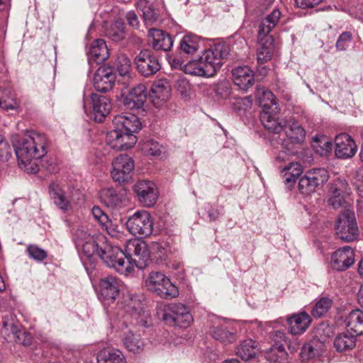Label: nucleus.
<instances>
[{"instance_id":"6ab92c4d","label":"nucleus","mask_w":363,"mask_h":363,"mask_svg":"<svg viewBox=\"0 0 363 363\" xmlns=\"http://www.w3.org/2000/svg\"><path fill=\"white\" fill-rule=\"evenodd\" d=\"M229 54L228 47L225 44H218L211 48L206 50L201 54L202 59L208 63L210 66L217 72L220 68L223 60Z\"/></svg>"},{"instance_id":"774afa93","label":"nucleus","mask_w":363,"mask_h":363,"mask_svg":"<svg viewBox=\"0 0 363 363\" xmlns=\"http://www.w3.org/2000/svg\"><path fill=\"white\" fill-rule=\"evenodd\" d=\"M357 189L359 196L363 199V169H360L358 173Z\"/></svg>"},{"instance_id":"49530a36","label":"nucleus","mask_w":363,"mask_h":363,"mask_svg":"<svg viewBox=\"0 0 363 363\" xmlns=\"http://www.w3.org/2000/svg\"><path fill=\"white\" fill-rule=\"evenodd\" d=\"M137 4L138 9L143 12V20L146 25H151L157 21L158 16L147 0H139Z\"/></svg>"},{"instance_id":"7ed1b4c3","label":"nucleus","mask_w":363,"mask_h":363,"mask_svg":"<svg viewBox=\"0 0 363 363\" xmlns=\"http://www.w3.org/2000/svg\"><path fill=\"white\" fill-rule=\"evenodd\" d=\"M73 240L80 258L84 265L86 262H91L94 256L101 257L106 249V238L101 234L91 235L83 229H77L73 234Z\"/></svg>"},{"instance_id":"423d86ee","label":"nucleus","mask_w":363,"mask_h":363,"mask_svg":"<svg viewBox=\"0 0 363 363\" xmlns=\"http://www.w3.org/2000/svg\"><path fill=\"white\" fill-rule=\"evenodd\" d=\"M145 286L148 291L163 298H175L179 295L177 287L162 272L150 273Z\"/></svg>"},{"instance_id":"c756f323","label":"nucleus","mask_w":363,"mask_h":363,"mask_svg":"<svg viewBox=\"0 0 363 363\" xmlns=\"http://www.w3.org/2000/svg\"><path fill=\"white\" fill-rule=\"evenodd\" d=\"M233 80L240 89L247 90L255 82L253 71L248 66H240L233 72Z\"/></svg>"},{"instance_id":"e433bc0d","label":"nucleus","mask_w":363,"mask_h":363,"mask_svg":"<svg viewBox=\"0 0 363 363\" xmlns=\"http://www.w3.org/2000/svg\"><path fill=\"white\" fill-rule=\"evenodd\" d=\"M203 43L201 38L195 34H188L182 38L179 48L185 54L194 55L202 46Z\"/></svg>"},{"instance_id":"4be33fe9","label":"nucleus","mask_w":363,"mask_h":363,"mask_svg":"<svg viewBox=\"0 0 363 363\" xmlns=\"http://www.w3.org/2000/svg\"><path fill=\"white\" fill-rule=\"evenodd\" d=\"M115 74L109 67H100L94 77V86L96 91L106 92L113 88Z\"/></svg>"},{"instance_id":"58836bf2","label":"nucleus","mask_w":363,"mask_h":363,"mask_svg":"<svg viewBox=\"0 0 363 363\" xmlns=\"http://www.w3.org/2000/svg\"><path fill=\"white\" fill-rule=\"evenodd\" d=\"M97 363H125V359L121 351L106 348L98 353Z\"/></svg>"},{"instance_id":"473e14b6","label":"nucleus","mask_w":363,"mask_h":363,"mask_svg":"<svg viewBox=\"0 0 363 363\" xmlns=\"http://www.w3.org/2000/svg\"><path fill=\"white\" fill-rule=\"evenodd\" d=\"M89 63L100 64L108 58L109 52L103 39H97L91 45L87 52Z\"/></svg>"},{"instance_id":"39448f33","label":"nucleus","mask_w":363,"mask_h":363,"mask_svg":"<svg viewBox=\"0 0 363 363\" xmlns=\"http://www.w3.org/2000/svg\"><path fill=\"white\" fill-rule=\"evenodd\" d=\"M106 248L100 258L108 267L113 268L117 272L125 276L133 271V264L121 248L108 243Z\"/></svg>"},{"instance_id":"5fc2aeb1","label":"nucleus","mask_w":363,"mask_h":363,"mask_svg":"<svg viewBox=\"0 0 363 363\" xmlns=\"http://www.w3.org/2000/svg\"><path fill=\"white\" fill-rule=\"evenodd\" d=\"M203 69V68H202L199 65L196 59L190 60L187 63L184 64V67H182V70L186 74H190L192 76H197V77H203V72H204Z\"/></svg>"},{"instance_id":"864d4df0","label":"nucleus","mask_w":363,"mask_h":363,"mask_svg":"<svg viewBox=\"0 0 363 363\" xmlns=\"http://www.w3.org/2000/svg\"><path fill=\"white\" fill-rule=\"evenodd\" d=\"M12 147L4 136L0 134V162H9L12 158Z\"/></svg>"},{"instance_id":"b1692460","label":"nucleus","mask_w":363,"mask_h":363,"mask_svg":"<svg viewBox=\"0 0 363 363\" xmlns=\"http://www.w3.org/2000/svg\"><path fill=\"white\" fill-rule=\"evenodd\" d=\"M147 91L143 84L135 86L124 98L125 106L130 109L141 108L147 100Z\"/></svg>"},{"instance_id":"a878e982","label":"nucleus","mask_w":363,"mask_h":363,"mask_svg":"<svg viewBox=\"0 0 363 363\" xmlns=\"http://www.w3.org/2000/svg\"><path fill=\"white\" fill-rule=\"evenodd\" d=\"M150 45L155 50L169 51L173 45L172 37L165 31L151 28L148 31Z\"/></svg>"},{"instance_id":"0eeeda50","label":"nucleus","mask_w":363,"mask_h":363,"mask_svg":"<svg viewBox=\"0 0 363 363\" xmlns=\"http://www.w3.org/2000/svg\"><path fill=\"white\" fill-rule=\"evenodd\" d=\"M337 237L343 241L351 242L356 240L359 235V229L353 211L349 208L340 214L335 225Z\"/></svg>"},{"instance_id":"bb28decb","label":"nucleus","mask_w":363,"mask_h":363,"mask_svg":"<svg viewBox=\"0 0 363 363\" xmlns=\"http://www.w3.org/2000/svg\"><path fill=\"white\" fill-rule=\"evenodd\" d=\"M170 94L171 86L169 82L167 79H159L152 84L150 96L153 104L160 107L169 99Z\"/></svg>"},{"instance_id":"4c0bfd02","label":"nucleus","mask_w":363,"mask_h":363,"mask_svg":"<svg viewBox=\"0 0 363 363\" xmlns=\"http://www.w3.org/2000/svg\"><path fill=\"white\" fill-rule=\"evenodd\" d=\"M302 172V167L298 162H291L282 168L281 174L284 179V183L291 186L294 184Z\"/></svg>"},{"instance_id":"aec40b11","label":"nucleus","mask_w":363,"mask_h":363,"mask_svg":"<svg viewBox=\"0 0 363 363\" xmlns=\"http://www.w3.org/2000/svg\"><path fill=\"white\" fill-rule=\"evenodd\" d=\"M335 144V154L337 158L349 159L357 152V147L354 140L346 133L337 135Z\"/></svg>"},{"instance_id":"13d9d810","label":"nucleus","mask_w":363,"mask_h":363,"mask_svg":"<svg viewBox=\"0 0 363 363\" xmlns=\"http://www.w3.org/2000/svg\"><path fill=\"white\" fill-rule=\"evenodd\" d=\"M352 39V35L350 32H344L342 33L338 38L336 43V48L339 51H345L346 50Z\"/></svg>"},{"instance_id":"79ce46f5","label":"nucleus","mask_w":363,"mask_h":363,"mask_svg":"<svg viewBox=\"0 0 363 363\" xmlns=\"http://www.w3.org/2000/svg\"><path fill=\"white\" fill-rule=\"evenodd\" d=\"M266 358L270 363H289L288 354L283 345H276L266 354Z\"/></svg>"},{"instance_id":"72a5a7b5","label":"nucleus","mask_w":363,"mask_h":363,"mask_svg":"<svg viewBox=\"0 0 363 363\" xmlns=\"http://www.w3.org/2000/svg\"><path fill=\"white\" fill-rule=\"evenodd\" d=\"M49 193L55 203L60 209L68 211L71 208L70 199L66 195L64 189L60 184L52 182L49 186Z\"/></svg>"},{"instance_id":"dca6fc26","label":"nucleus","mask_w":363,"mask_h":363,"mask_svg":"<svg viewBox=\"0 0 363 363\" xmlns=\"http://www.w3.org/2000/svg\"><path fill=\"white\" fill-rule=\"evenodd\" d=\"M140 203L146 207L153 206L158 199L159 192L156 184L148 180H140L133 186Z\"/></svg>"},{"instance_id":"20e7f679","label":"nucleus","mask_w":363,"mask_h":363,"mask_svg":"<svg viewBox=\"0 0 363 363\" xmlns=\"http://www.w3.org/2000/svg\"><path fill=\"white\" fill-rule=\"evenodd\" d=\"M162 320L169 326L186 328L193 322V317L188 307L180 303L164 305L160 308Z\"/></svg>"},{"instance_id":"5701e85b","label":"nucleus","mask_w":363,"mask_h":363,"mask_svg":"<svg viewBox=\"0 0 363 363\" xmlns=\"http://www.w3.org/2000/svg\"><path fill=\"white\" fill-rule=\"evenodd\" d=\"M92 115L95 121L101 123L109 114L111 110L110 100L105 96L92 94Z\"/></svg>"},{"instance_id":"bf43d9fd","label":"nucleus","mask_w":363,"mask_h":363,"mask_svg":"<svg viewBox=\"0 0 363 363\" xmlns=\"http://www.w3.org/2000/svg\"><path fill=\"white\" fill-rule=\"evenodd\" d=\"M121 150H125L132 147L137 143V138L132 133L122 132Z\"/></svg>"},{"instance_id":"2eb2a0df","label":"nucleus","mask_w":363,"mask_h":363,"mask_svg":"<svg viewBox=\"0 0 363 363\" xmlns=\"http://www.w3.org/2000/svg\"><path fill=\"white\" fill-rule=\"evenodd\" d=\"M286 121V125L283 127L280 134L284 131L286 138L281 139L283 140L282 145L288 150L292 149L290 145L301 144L306 138L305 130L293 118L286 119L282 118Z\"/></svg>"},{"instance_id":"9b49d317","label":"nucleus","mask_w":363,"mask_h":363,"mask_svg":"<svg viewBox=\"0 0 363 363\" xmlns=\"http://www.w3.org/2000/svg\"><path fill=\"white\" fill-rule=\"evenodd\" d=\"M209 334L224 345L233 343L237 340L236 330L225 319L213 316L210 319Z\"/></svg>"},{"instance_id":"7c9ffc66","label":"nucleus","mask_w":363,"mask_h":363,"mask_svg":"<svg viewBox=\"0 0 363 363\" xmlns=\"http://www.w3.org/2000/svg\"><path fill=\"white\" fill-rule=\"evenodd\" d=\"M289 331L293 335L303 333L311 323L310 315L306 312H301L291 315L287 318Z\"/></svg>"},{"instance_id":"f8f14e48","label":"nucleus","mask_w":363,"mask_h":363,"mask_svg":"<svg viewBox=\"0 0 363 363\" xmlns=\"http://www.w3.org/2000/svg\"><path fill=\"white\" fill-rule=\"evenodd\" d=\"M111 172L113 179L120 184L127 183L132 179L135 169V162L131 157L122 154L112 162Z\"/></svg>"},{"instance_id":"e2e57ef3","label":"nucleus","mask_w":363,"mask_h":363,"mask_svg":"<svg viewBox=\"0 0 363 363\" xmlns=\"http://www.w3.org/2000/svg\"><path fill=\"white\" fill-rule=\"evenodd\" d=\"M199 65L203 68V77H211L214 76L216 73L215 71V68H212L211 66L208 63H206L204 60L202 59V55H201L198 59H196Z\"/></svg>"},{"instance_id":"0e129e2a","label":"nucleus","mask_w":363,"mask_h":363,"mask_svg":"<svg viewBox=\"0 0 363 363\" xmlns=\"http://www.w3.org/2000/svg\"><path fill=\"white\" fill-rule=\"evenodd\" d=\"M323 0H295L296 5L301 9L313 8Z\"/></svg>"},{"instance_id":"f3484780","label":"nucleus","mask_w":363,"mask_h":363,"mask_svg":"<svg viewBox=\"0 0 363 363\" xmlns=\"http://www.w3.org/2000/svg\"><path fill=\"white\" fill-rule=\"evenodd\" d=\"M127 250L129 252H133V257L130 261L133 266L135 265L141 269L147 266V262L150 258V251L145 242L142 240L130 241L128 243Z\"/></svg>"},{"instance_id":"ddd939ff","label":"nucleus","mask_w":363,"mask_h":363,"mask_svg":"<svg viewBox=\"0 0 363 363\" xmlns=\"http://www.w3.org/2000/svg\"><path fill=\"white\" fill-rule=\"evenodd\" d=\"M330 197L328 204L333 208H347L351 202V189L345 179H338L335 181L330 188Z\"/></svg>"},{"instance_id":"f257e3e1","label":"nucleus","mask_w":363,"mask_h":363,"mask_svg":"<svg viewBox=\"0 0 363 363\" xmlns=\"http://www.w3.org/2000/svg\"><path fill=\"white\" fill-rule=\"evenodd\" d=\"M48 140L44 134L34 130L27 131L14 145L19 167L30 173L37 172L35 161L48 152Z\"/></svg>"},{"instance_id":"603ef678","label":"nucleus","mask_w":363,"mask_h":363,"mask_svg":"<svg viewBox=\"0 0 363 363\" xmlns=\"http://www.w3.org/2000/svg\"><path fill=\"white\" fill-rule=\"evenodd\" d=\"M122 132L121 130L114 128L113 130L107 133L106 142L111 148L120 151V147L122 146Z\"/></svg>"},{"instance_id":"37998d69","label":"nucleus","mask_w":363,"mask_h":363,"mask_svg":"<svg viewBox=\"0 0 363 363\" xmlns=\"http://www.w3.org/2000/svg\"><path fill=\"white\" fill-rule=\"evenodd\" d=\"M356 337L354 335L342 333L334 340V347L337 351L344 352L352 350L355 346Z\"/></svg>"},{"instance_id":"4d7b16f0","label":"nucleus","mask_w":363,"mask_h":363,"mask_svg":"<svg viewBox=\"0 0 363 363\" xmlns=\"http://www.w3.org/2000/svg\"><path fill=\"white\" fill-rule=\"evenodd\" d=\"M28 256L37 262H42L47 258L48 254L45 250L35 245H30L26 249Z\"/></svg>"},{"instance_id":"f704fd0d","label":"nucleus","mask_w":363,"mask_h":363,"mask_svg":"<svg viewBox=\"0 0 363 363\" xmlns=\"http://www.w3.org/2000/svg\"><path fill=\"white\" fill-rule=\"evenodd\" d=\"M345 323L348 330L353 332L356 335L363 334V311L362 310L352 311L347 316Z\"/></svg>"},{"instance_id":"cd10ccee","label":"nucleus","mask_w":363,"mask_h":363,"mask_svg":"<svg viewBox=\"0 0 363 363\" xmlns=\"http://www.w3.org/2000/svg\"><path fill=\"white\" fill-rule=\"evenodd\" d=\"M115 128L121 131L135 133L141 129V123L134 114L117 115L113 119Z\"/></svg>"},{"instance_id":"6e6d98bb","label":"nucleus","mask_w":363,"mask_h":363,"mask_svg":"<svg viewBox=\"0 0 363 363\" xmlns=\"http://www.w3.org/2000/svg\"><path fill=\"white\" fill-rule=\"evenodd\" d=\"M319 355L318 350L311 344H305L301 349L300 354L301 359L303 362L306 363L311 359H313Z\"/></svg>"},{"instance_id":"8fccbe9b","label":"nucleus","mask_w":363,"mask_h":363,"mask_svg":"<svg viewBox=\"0 0 363 363\" xmlns=\"http://www.w3.org/2000/svg\"><path fill=\"white\" fill-rule=\"evenodd\" d=\"M17 101L10 96V91L6 89L0 88V108L4 111L18 108Z\"/></svg>"},{"instance_id":"f03ea898","label":"nucleus","mask_w":363,"mask_h":363,"mask_svg":"<svg viewBox=\"0 0 363 363\" xmlns=\"http://www.w3.org/2000/svg\"><path fill=\"white\" fill-rule=\"evenodd\" d=\"M256 97L263 109L260 114V120L264 127L269 132L279 133L286 125V121L283 118L276 117L280 108L275 96L267 88L257 86Z\"/></svg>"},{"instance_id":"393cba45","label":"nucleus","mask_w":363,"mask_h":363,"mask_svg":"<svg viewBox=\"0 0 363 363\" xmlns=\"http://www.w3.org/2000/svg\"><path fill=\"white\" fill-rule=\"evenodd\" d=\"M119 307L135 318L136 320L142 315V313H144L141 299L137 294L130 292L123 296Z\"/></svg>"},{"instance_id":"052dcab7","label":"nucleus","mask_w":363,"mask_h":363,"mask_svg":"<svg viewBox=\"0 0 363 363\" xmlns=\"http://www.w3.org/2000/svg\"><path fill=\"white\" fill-rule=\"evenodd\" d=\"M91 213L94 219L101 225H107L109 223L108 216L99 206H94L91 209Z\"/></svg>"},{"instance_id":"ea45409f","label":"nucleus","mask_w":363,"mask_h":363,"mask_svg":"<svg viewBox=\"0 0 363 363\" xmlns=\"http://www.w3.org/2000/svg\"><path fill=\"white\" fill-rule=\"evenodd\" d=\"M123 344L130 352L133 353L142 352L145 347V342L140 337V335L132 331H129L125 335Z\"/></svg>"},{"instance_id":"a19ab883","label":"nucleus","mask_w":363,"mask_h":363,"mask_svg":"<svg viewBox=\"0 0 363 363\" xmlns=\"http://www.w3.org/2000/svg\"><path fill=\"white\" fill-rule=\"evenodd\" d=\"M257 351V345L252 339L242 341L236 348V354L242 359L247 361L255 357Z\"/></svg>"},{"instance_id":"4468645a","label":"nucleus","mask_w":363,"mask_h":363,"mask_svg":"<svg viewBox=\"0 0 363 363\" xmlns=\"http://www.w3.org/2000/svg\"><path fill=\"white\" fill-rule=\"evenodd\" d=\"M134 62L139 73L146 77L155 74L161 68L157 57L150 50H141L135 56Z\"/></svg>"},{"instance_id":"c9c22d12","label":"nucleus","mask_w":363,"mask_h":363,"mask_svg":"<svg viewBox=\"0 0 363 363\" xmlns=\"http://www.w3.org/2000/svg\"><path fill=\"white\" fill-rule=\"evenodd\" d=\"M281 16V12L278 9H274L272 12L264 18L259 25L258 33L259 39L269 35V33L276 26Z\"/></svg>"},{"instance_id":"c85d7f7f","label":"nucleus","mask_w":363,"mask_h":363,"mask_svg":"<svg viewBox=\"0 0 363 363\" xmlns=\"http://www.w3.org/2000/svg\"><path fill=\"white\" fill-rule=\"evenodd\" d=\"M258 48L257 50V62L258 65H263L271 60L275 50L274 38L272 35H266L259 39L257 34Z\"/></svg>"},{"instance_id":"09e8293b","label":"nucleus","mask_w":363,"mask_h":363,"mask_svg":"<svg viewBox=\"0 0 363 363\" xmlns=\"http://www.w3.org/2000/svg\"><path fill=\"white\" fill-rule=\"evenodd\" d=\"M116 67L121 77H130L132 64L130 60L125 55L121 54L117 57Z\"/></svg>"},{"instance_id":"1a4fd4ad","label":"nucleus","mask_w":363,"mask_h":363,"mask_svg":"<svg viewBox=\"0 0 363 363\" xmlns=\"http://www.w3.org/2000/svg\"><path fill=\"white\" fill-rule=\"evenodd\" d=\"M328 178V171L324 168L308 170L299 179L298 190L302 194H311L320 188Z\"/></svg>"},{"instance_id":"338daca9","label":"nucleus","mask_w":363,"mask_h":363,"mask_svg":"<svg viewBox=\"0 0 363 363\" xmlns=\"http://www.w3.org/2000/svg\"><path fill=\"white\" fill-rule=\"evenodd\" d=\"M102 228L107 232V233L111 237H118L121 234L120 231L117 230V228L113 226L109 219V223L107 225H101Z\"/></svg>"},{"instance_id":"2f4dec72","label":"nucleus","mask_w":363,"mask_h":363,"mask_svg":"<svg viewBox=\"0 0 363 363\" xmlns=\"http://www.w3.org/2000/svg\"><path fill=\"white\" fill-rule=\"evenodd\" d=\"M100 198L101 202L112 210L121 208L125 199L123 191H118L113 188L103 189L101 191Z\"/></svg>"},{"instance_id":"c03bdc74","label":"nucleus","mask_w":363,"mask_h":363,"mask_svg":"<svg viewBox=\"0 0 363 363\" xmlns=\"http://www.w3.org/2000/svg\"><path fill=\"white\" fill-rule=\"evenodd\" d=\"M312 147L317 154L320 156H326L331 152L333 144L328 137L321 135L313 138Z\"/></svg>"},{"instance_id":"9d476101","label":"nucleus","mask_w":363,"mask_h":363,"mask_svg":"<svg viewBox=\"0 0 363 363\" xmlns=\"http://www.w3.org/2000/svg\"><path fill=\"white\" fill-rule=\"evenodd\" d=\"M123 282L116 277L107 276L100 279L97 296L104 306L113 303L119 296Z\"/></svg>"},{"instance_id":"69168bd1","label":"nucleus","mask_w":363,"mask_h":363,"mask_svg":"<svg viewBox=\"0 0 363 363\" xmlns=\"http://www.w3.org/2000/svg\"><path fill=\"white\" fill-rule=\"evenodd\" d=\"M125 18L128 22V23L133 27V28H138L139 26V20L138 18V16L133 11H130L126 13L125 14Z\"/></svg>"},{"instance_id":"a211bd4d","label":"nucleus","mask_w":363,"mask_h":363,"mask_svg":"<svg viewBox=\"0 0 363 363\" xmlns=\"http://www.w3.org/2000/svg\"><path fill=\"white\" fill-rule=\"evenodd\" d=\"M3 333L9 338L13 340L16 343L23 345H30L32 342V336L30 333L21 329V326L14 323L11 320L3 318Z\"/></svg>"},{"instance_id":"a18cd8bd","label":"nucleus","mask_w":363,"mask_h":363,"mask_svg":"<svg viewBox=\"0 0 363 363\" xmlns=\"http://www.w3.org/2000/svg\"><path fill=\"white\" fill-rule=\"evenodd\" d=\"M124 23L121 20L115 21L109 27L106 28L105 33L108 38L113 41L118 42L125 37Z\"/></svg>"},{"instance_id":"412c9836","label":"nucleus","mask_w":363,"mask_h":363,"mask_svg":"<svg viewBox=\"0 0 363 363\" xmlns=\"http://www.w3.org/2000/svg\"><path fill=\"white\" fill-rule=\"evenodd\" d=\"M354 261L353 250L345 246L336 250L331 257V267L337 271H344L348 269Z\"/></svg>"},{"instance_id":"6e6552de","label":"nucleus","mask_w":363,"mask_h":363,"mask_svg":"<svg viewBox=\"0 0 363 363\" xmlns=\"http://www.w3.org/2000/svg\"><path fill=\"white\" fill-rule=\"evenodd\" d=\"M154 222L150 213L145 211H138L126 221V228L133 235L141 238L150 236L153 231Z\"/></svg>"},{"instance_id":"de8ad7c7","label":"nucleus","mask_w":363,"mask_h":363,"mask_svg":"<svg viewBox=\"0 0 363 363\" xmlns=\"http://www.w3.org/2000/svg\"><path fill=\"white\" fill-rule=\"evenodd\" d=\"M142 150L145 155L154 157H161L165 152L164 147L153 139L144 141L142 145Z\"/></svg>"},{"instance_id":"3c124183","label":"nucleus","mask_w":363,"mask_h":363,"mask_svg":"<svg viewBox=\"0 0 363 363\" xmlns=\"http://www.w3.org/2000/svg\"><path fill=\"white\" fill-rule=\"evenodd\" d=\"M333 305V301L328 297H322L315 304L311 311V314L315 318H320L325 315Z\"/></svg>"},{"instance_id":"680f3d73","label":"nucleus","mask_w":363,"mask_h":363,"mask_svg":"<svg viewBox=\"0 0 363 363\" xmlns=\"http://www.w3.org/2000/svg\"><path fill=\"white\" fill-rule=\"evenodd\" d=\"M150 251V254L152 253L157 259H164L167 255V250L158 242L152 243Z\"/></svg>"}]
</instances>
